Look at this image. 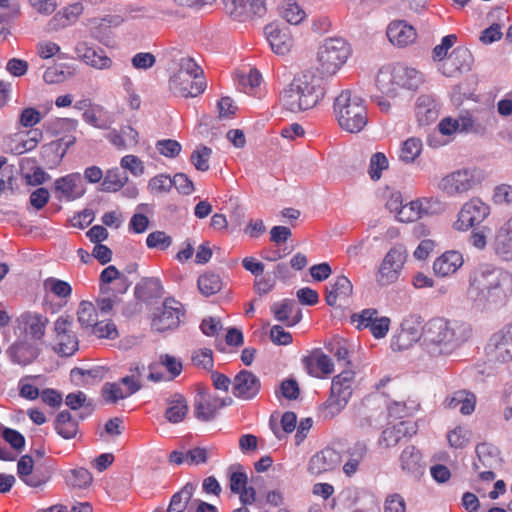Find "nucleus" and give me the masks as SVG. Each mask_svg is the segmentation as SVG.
<instances>
[{
  "mask_svg": "<svg viewBox=\"0 0 512 512\" xmlns=\"http://www.w3.org/2000/svg\"><path fill=\"white\" fill-rule=\"evenodd\" d=\"M467 298L480 312L505 307L512 298V273L489 263H482L469 274Z\"/></svg>",
  "mask_w": 512,
  "mask_h": 512,
  "instance_id": "obj_1",
  "label": "nucleus"
},
{
  "mask_svg": "<svg viewBox=\"0 0 512 512\" xmlns=\"http://www.w3.org/2000/svg\"><path fill=\"white\" fill-rule=\"evenodd\" d=\"M472 335L469 323L435 317L424 324V349L433 357L449 356Z\"/></svg>",
  "mask_w": 512,
  "mask_h": 512,
  "instance_id": "obj_2",
  "label": "nucleus"
},
{
  "mask_svg": "<svg viewBox=\"0 0 512 512\" xmlns=\"http://www.w3.org/2000/svg\"><path fill=\"white\" fill-rule=\"evenodd\" d=\"M325 95L323 78L312 70L297 74L280 94L282 106L293 113L313 108Z\"/></svg>",
  "mask_w": 512,
  "mask_h": 512,
  "instance_id": "obj_3",
  "label": "nucleus"
},
{
  "mask_svg": "<svg viewBox=\"0 0 512 512\" xmlns=\"http://www.w3.org/2000/svg\"><path fill=\"white\" fill-rule=\"evenodd\" d=\"M334 112L340 127L350 133L362 131L368 123L365 102L352 90H344L335 98Z\"/></svg>",
  "mask_w": 512,
  "mask_h": 512,
  "instance_id": "obj_4",
  "label": "nucleus"
},
{
  "mask_svg": "<svg viewBox=\"0 0 512 512\" xmlns=\"http://www.w3.org/2000/svg\"><path fill=\"white\" fill-rule=\"evenodd\" d=\"M354 380L352 370H344L332 379L330 396L322 406L325 419L334 418L346 407L353 393Z\"/></svg>",
  "mask_w": 512,
  "mask_h": 512,
  "instance_id": "obj_5",
  "label": "nucleus"
},
{
  "mask_svg": "<svg viewBox=\"0 0 512 512\" xmlns=\"http://www.w3.org/2000/svg\"><path fill=\"white\" fill-rule=\"evenodd\" d=\"M350 46L341 37H331L323 41L318 48L319 70L325 75H334L347 61Z\"/></svg>",
  "mask_w": 512,
  "mask_h": 512,
  "instance_id": "obj_6",
  "label": "nucleus"
},
{
  "mask_svg": "<svg viewBox=\"0 0 512 512\" xmlns=\"http://www.w3.org/2000/svg\"><path fill=\"white\" fill-rule=\"evenodd\" d=\"M483 179L482 170L463 168L443 177L439 183V188L448 196L461 195L475 188Z\"/></svg>",
  "mask_w": 512,
  "mask_h": 512,
  "instance_id": "obj_7",
  "label": "nucleus"
},
{
  "mask_svg": "<svg viewBox=\"0 0 512 512\" xmlns=\"http://www.w3.org/2000/svg\"><path fill=\"white\" fill-rule=\"evenodd\" d=\"M490 215V206L480 198L473 197L463 204L453 227L458 231H467L480 225Z\"/></svg>",
  "mask_w": 512,
  "mask_h": 512,
  "instance_id": "obj_8",
  "label": "nucleus"
},
{
  "mask_svg": "<svg viewBox=\"0 0 512 512\" xmlns=\"http://www.w3.org/2000/svg\"><path fill=\"white\" fill-rule=\"evenodd\" d=\"M73 320L69 316H60L54 322V351L60 356H72L79 348L76 334L72 330Z\"/></svg>",
  "mask_w": 512,
  "mask_h": 512,
  "instance_id": "obj_9",
  "label": "nucleus"
},
{
  "mask_svg": "<svg viewBox=\"0 0 512 512\" xmlns=\"http://www.w3.org/2000/svg\"><path fill=\"white\" fill-rule=\"evenodd\" d=\"M400 328V332L393 338L391 343L394 349H407L413 343L420 340L424 346V325L420 315H407L401 322Z\"/></svg>",
  "mask_w": 512,
  "mask_h": 512,
  "instance_id": "obj_10",
  "label": "nucleus"
},
{
  "mask_svg": "<svg viewBox=\"0 0 512 512\" xmlns=\"http://www.w3.org/2000/svg\"><path fill=\"white\" fill-rule=\"evenodd\" d=\"M183 315L182 304L173 298H167L161 307L156 309L151 323L152 328L158 332L175 329L179 326L180 317Z\"/></svg>",
  "mask_w": 512,
  "mask_h": 512,
  "instance_id": "obj_11",
  "label": "nucleus"
},
{
  "mask_svg": "<svg viewBox=\"0 0 512 512\" xmlns=\"http://www.w3.org/2000/svg\"><path fill=\"white\" fill-rule=\"evenodd\" d=\"M406 257V249L402 245H396L388 251L379 268L378 282L380 285L385 286L398 279Z\"/></svg>",
  "mask_w": 512,
  "mask_h": 512,
  "instance_id": "obj_12",
  "label": "nucleus"
},
{
  "mask_svg": "<svg viewBox=\"0 0 512 512\" xmlns=\"http://www.w3.org/2000/svg\"><path fill=\"white\" fill-rule=\"evenodd\" d=\"M224 8L230 17L239 22L263 17L267 11L264 0H224Z\"/></svg>",
  "mask_w": 512,
  "mask_h": 512,
  "instance_id": "obj_13",
  "label": "nucleus"
},
{
  "mask_svg": "<svg viewBox=\"0 0 512 512\" xmlns=\"http://www.w3.org/2000/svg\"><path fill=\"white\" fill-rule=\"evenodd\" d=\"M75 53L85 64L97 70H107L112 67L113 61L106 52L100 47L89 45L86 41L76 44Z\"/></svg>",
  "mask_w": 512,
  "mask_h": 512,
  "instance_id": "obj_14",
  "label": "nucleus"
},
{
  "mask_svg": "<svg viewBox=\"0 0 512 512\" xmlns=\"http://www.w3.org/2000/svg\"><path fill=\"white\" fill-rule=\"evenodd\" d=\"M264 34L272 51L276 54L285 55L293 46V39L286 25L269 23L264 28Z\"/></svg>",
  "mask_w": 512,
  "mask_h": 512,
  "instance_id": "obj_15",
  "label": "nucleus"
},
{
  "mask_svg": "<svg viewBox=\"0 0 512 512\" xmlns=\"http://www.w3.org/2000/svg\"><path fill=\"white\" fill-rule=\"evenodd\" d=\"M205 88L204 78L194 79V76L173 74L169 79V89L177 96L196 97L203 93Z\"/></svg>",
  "mask_w": 512,
  "mask_h": 512,
  "instance_id": "obj_16",
  "label": "nucleus"
},
{
  "mask_svg": "<svg viewBox=\"0 0 512 512\" xmlns=\"http://www.w3.org/2000/svg\"><path fill=\"white\" fill-rule=\"evenodd\" d=\"M489 361L508 363L512 362V341L509 340L503 329L494 333L486 346Z\"/></svg>",
  "mask_w": 512,
  "mask_h": 512,
  "instance_id": "obj_17",
  "label": "nucleus"
},
{
  "mask_svg": "<svg viewBox=\"0 0 512 512\" xmlns=\"http://www.w3.org/2000/svg\"><path fill=\"white\" fill-rule=\"evenodd\" d=\"M82 177L79 173H71L55 180L53 192L58 200L73 201L84 194Z\"/></svg>",
  "mask_w": 512,
  "mask_h": 512,
  "instance_id": "obj_18",
  "label": "nucleus"
},
{
  "mask_svg": "<svg viewBox=\"0 0 512 512\" xmlns=\"http://www.w3.org/2000/svg\"><path fill=\"white\" fill-rule=\"evenodd\" d=\"M261 389L260 379L251 371L241 370L233 380L232 393L243 400H251Z\"/></svg>",
  "mask_w": 512,
  "mask_h": 512,
  "instance_id": "obj_19",
  "label": "nucleus"
},
{
  "mask_svg": "<svg viewBox=\"0 0 512 512\" xmlns=\"http://www.w3.org/2000/svg\"><path fill=\"white\" fill-rule=\"evenodd\" d=\"M491 248L500 260L512 261V217L496 230Z\"/></svg>",
  "mask_w": 512,
  "mask_h": 512,
  "instance_id": "obj_20",
  "label": "nucleus"
},
{
  "mask_svg": "<svg viewBox=\"0 0 512 512\" xmlns=\"http://www.w3.org/2000/svg\"><path fill=\"white\" fill-rule=\"evenodd\" d=\"M340 463V454L336 450L327 447L311 457L308 464V471L311 474L320 475L334 470Z\"/></svg>",
  "mask_w": 512,
  "mask_h": 512,
  "instance_id": "obj_21",
  "label": "nucleus"
},
{
  "mask_svg": "<svg viewBox=\"0 0 512 512\" xmlns=\"http://www.w3.org/2000/svg\"><path fill=\"white\" fill-rule=\"evenodd\" d=\"M307 373L313 377L331 374L334 371L332 359L320 349L313 350L308 356L302 359Z\"/></svg>",
  "mask_w": 512,
  "mask_h": 512,
  "instance_id": "obj_22",
  "label": "nucleus"
},
{
  "mask_svg": "<svg viewBox=\"0 0 512 512\" xmlns=\"http://www.w3.org/2000/svg\"><path fill=\"white\" fill-rule=\"evenodd\" d=\"M13 363L26 366L31 364L40 354V349L26 340L13 343L6 351Z\"/></svg>",
  "mask_w": 512,
  "mask_h": 512,
  "instance_id": "obj_23",
  "label": "nucleus"
},
{
  "mask_svg": "<svg viewBox=\"0 0 512 512\" xmlns=\"http://www.w3.org/2000/svg\"><path fill=\"white\" fill-rule=\"evenodd\" d=\"M20 322L23 325L24 332L34 341L43 340L46 327L49 323V320L45 315L37 312H24L20 316Z\"/></svg>",
  "mask_w": 512,
  "mask_h": 512,
  "instance_id": "obj_24",
  "label": "nucleus"
},
{
  "mask_svg": "<svg viewBox=\"0 0 512 512\" xmlns=\"http://www.w3.org/2000/svg\"><path fill=\"white\" fill-rule=\"evenodd\" d=\"M401 469L409 476L417 479L423 475L425 465L422 455L415 446L406 447L400 455Z\"/></svg>",
  "mask_w": 512,
  "mask_h": 512,
  "instance_id": "obj_25",
  "label": "nucleus"
},
{
  "mask_svg": "<svg viewBox=\"0 0 512 512\" xmlns=\"http://www.w3.org/2000/svg\"><path fill=\"white\" fill-rule=\"evenodd\" d=\"M432 203H434L432 199L424 198L423 200H415L402 205L398 211V221L404 223L413 222L424 214L433 213Z\"/></svg>",
  "mask_w": 512,
  "mask_h": 512,
  "instance_id": "obj_26",
  "label": "nucleus"
},
{
  "mask_svg": "<svg viewBox=\"0 0 512 512\" xmlns=\"http://www.w3.org/2000/svg\"><path fill=\"white\" fill-rule=\"evenodd\" d=\"M463 265L462 254L458 251H447L439 256L433 263L435 275L446 277L454 274Z\"/></svg>",
  "mask_w": 512,
  "mask_h": 512,
  "instance_id": "obj_27",
  "label": "nucleus"
},
{
  "mask_svg": "<svg viewBox=\"0 0 512 512\" xmlns=\"http://www.w3.org/2000/svg\"><path fill=\"white\" fill-rule=\"evenodd\" d=\"M387 37L390 42L399 47L407 46L416 39V31L404 21H395L389 24L387 28Z\"/></svg>",
  "mask_w": 512,
  "mask_h": 512,
  "instance_id": "obj_28",
  "label": "nucleus"
},
{
  "mask_svg": "<svg viewBox=\"0 0 512 512\" xmlns=\"http://www.w3.org/2000/svg\"><path fill=\"white\" fill-rule=\"evenodd\" d=\"M167 408L164 413L165 419L172 424L182 422L188 414V402L179 393H174L166 399Z\"/></svg>",
  "mask_w": 512,
  "mask_h": 512,
  "instance_id": "obj_29",
  "label": "nucleus"
},
{
  "mask_svg": "<svg viewBox=\"0 0 512 512\" xmlns=\"http://www.w3.org/2000/svg\"><path fill=\"white\" fill-rule=\"evenodd\" d=\"M353 285L351 281L344 275L336 277L333 282H330L326 287L325 300L327 305L335 306L337 299H348L352 294Z\"/></svg>",
  "mask_w": 512,
  "mask_h": 512,
  "instance_id": "obj_30",
  "label": "nucleus"
},
{
  "mask_svg": "<svg viewBox=\"0 0 512 512\" xmlns=\"http://www.w3.org/2000/svg\"><path fill=\"white\" fill-rule=\"evenodd\" d=\"M83 9V5L80 2L64 7L50 19L48 23L50 29L59 30L76 22Z\"/></svg>",
  "mask_w": 512,
  "mask_h": 512,
  "instance_id": "obj_31",
  "label": "nucleus"
},
{
  "mask_svg": "<svg viewBox=\"0 0 512 512\" xmlns=\"http://www.w3.org/2000/svg\"><path fill=\"white\" fill-rule=\"evenodd\" d=\"M417 432V425L411 421H402L382 432L381 440L387 447L395 446L403 437L412 436Z\"/></svg>",
  "mask_w": 512,
  "mask_h": 512,
  "instance_id": "obj_32",
  "label": "nucleus"
},
{
  "mask_svg": "<svg viewBox=\"0 0 512 512\" xmlns=\"http://www.w3.org/2000/svg\"><path fill=\"white\" fill-rule=\"evenodd\" d=\"M416 116L421 124H429L438 117V104L432 95H420L415 106Z\"/></svg>",
  "mask_w": 512,
  "mask_h": 512,
  "instance_id": "obj_33",
  "label": "nucleus"
},
{
  "mask_svg": "<svg viewBox=\"0 0 512 512\" xmlns=\"http://www.w3.org/2000/svg\"><path fill=\"white\" fill-rule=\"evenodd\" d=\"M217 412L215 395L198 394L194 402V414L198 420L203 422L212 421L215 419Z\"/></svg>",
  "mask_w": 512,
  "mask_h": 512,
  "instance_id": "obj_34",
  "label": "nucleus"
},
{
  "mask_svg": "<svg viewBox=\"0 0 512 512\" xmlns=\"http://www.w3.org/2000/svg\"><path fill=\"white\" fill-rule=\"evenodd\" d=\"M105 376V369L96 366L91 369L75 367L70 371L71 381L76 386H91L99 383Z\"/></svg>",
  "mask_w": 512,
  "mask_h": 512,
  "instance_id": "obj_35",
  "label": "nucleus"
},
{
  "mask_svg": "<svg viewBox=\"0 0 512 512\" xmlns=\"http://www.w3.org/2000/svg\"><path fill=\"white\" fill-rule=\"evenodd\" d=\"M478 461L473 463L475 470L483 468L494 469L500 461L499 450L489 443H480L476 446Z\"/></svg>",
  "mask_w": 512,
  "mask_h": 512,
  "instance_id": "obj_36",
  "label": "nucleus"
},
{
  "mask_svg": "<svg viewBox=\"0 0 512 512\" xmlns=\"http://www.w3.org/2000/svg\"><path fill=\"white\" fill-rule=\"evenodd\" d=\"M163 288L158 278L150 277L143 278L138 282L134 289L135 297L143 302H148L152 299L162 296Z\"/></svg>",
  "mask_w": 512,
  "mask_h": 512,
  "instance_id": "obj_37",
  "label": "nucleus"
},
{
  "mask_svg": "<svg viewBox=\"0 0 512 512\" xmlns=\"http://www.w3.org/2000/svg\"><path fill=\"white\" fill-rule=\"evenodd\" d=\"M392 70L399 89L415 90L422 83V75L414 68L398 65Z\"/></svg>",
  "mask_w": 512,
  "mask_h": 512,
  "instance_id": "obj_38",
  "label": "nucleus"
},
{
  "mask_svg": "<svg viewBox=\"0 0 512 512\" xmlns=\"http://www.w3.org/2000/svg\"><path fill=\"white\" fill-rule=\"evenodd\" d=\"M139 134L131 126H122L119 130H112L107 139L118 149L124 150L138 144Z\"/></svg>",
  "mask_w": 512,
  "mask_h": 512,
  "instance_id": "obj_39",
  "label": "nucleus"
},
{
  "mask_svg": "<svg viewBox=\"0 0 512 512\" xmlns=\"http://www.w3.org/2000/svg\"><path fill=\"white\" fill-rule=\"evenodd\" d=\"M54 429L59 436L68 440L77 435L79 425L78 421L73 419L71 413L64 410L57 414L54 420Z\"/></svg>",
  "mask_w": 512,
  "mask_h": 512,
  "instance_id": "obj_40",
  "label": "nucleus"
},
{
  "mask_svg": "<svg viewBox=\"0 0 512 512\" xmlns=\"http://www.w3.org/2000/svg\"><path fill=\"white\" fill-rule=\"evenodd\" d=\"M378 90L387 97L394 98L398 95L399 85H396L392 68H382L376 77Z\"/></svg>",
  "mask_w": 512,
  "mask_h": 512,
  "instance_id": "obj_41",
  "label": "nucleus"
},
{
  "mask_svg": "<svg viewBox=\"0 0 512 512\" xmlns=\"http://www.w3.org/2000/svg\"><path fill=\"white\" fill-rule=\"evenodd\" d=\"M195 490V484H185L180 491L176 492L171 497L167 512H185L189 502L192 500Z\"/></svg>",
  "mask_w": 512,
  "mask_h": 512,
  "instance_id": "obj_42",
  "label": "nucleus"
},
{
  "mask_svg": "<svg viewBox=\"0 0 512 512\" xmlns=\"http://www.w3.org/2000/svg\"><path fill=\"white\" fill-rule=\"evenodd\" d=\"M349 459L343 465V471L351 477L358 470L360 462L364 459L367 453V446L364 442H357L347 451Z\"/></svg>",
  "mask_w": 512,
  "mask_h": 512,
  "instance_id": "obj_43",
  "label": "nucleus"
},
{
  "mask_svg": "<svg viewBox=\"0 0 512 512\" xmlns=\"http://www.w3.org/2000/svg\"><path fill=\"white\" fill-rule=\"evenodd\" d=\"M128 181V175L126 171L116 167L109 169L104 176L102 182V191L104 192H116L120 190Z\"/></svg>",
  "mask_w": 512,
  "mask_h": 512,
  "instance_id": "obj_44",
  "label": "nucleus"
},
{
  "mask_svg": "<svg viewBox=\"0 0 512 512\" xmlns=\"http://www.w3.org/2000/svg\"><path fill=\"white\" fill-rule=\"evenodd\" d=\"M197 285L200 293L205 297H209L222 289L223 282L218 274L207 272L198 278Z\"/></svg>",
  "mask_w": 512,
  "mask_h": 512,
  "instance_id": "obj_45",
  "label": "nucleus"
},
{
  "mask_svg": "<svg viewBox=\"0 0 512 512\" xmlns=\"http://www.w3.org/2000/svg\"><path fill=\"white\" fill-rule=\"evenodd\" d=\"M65 479L68 486L77 489H85L90 486L93 481L92 474L86 468L70 470Z\"/></svg>",
  "mask_w": 512,
  "mask_h": 512,
  "instance_id": "obj_46",
  "label": "nucleus"
},
{
  "mask_svg": "<svg viewBox=\"0 0 512 512\" xmlns=\"http://www.w3.org/2000/svg\"><path fill=\"white\" fill-rule=\"evenodd\" d=\"M74 75L69 66L64 64L48 67L44 72L43 79L48 84L62 83Z\"/></svg>",
  "mask_w": 512,
  "mask_h": 512,
  "instance_id": "obj_47",
  "label": "nucleus"
},
{
  "mask_svg": "<svg viewBox=\"0 0 512 512\" xmlns=\"http://www.w3.org/2000/svg\"><path fill=\"white\" fill-rule=\"evenodd\" d=\"M422 151V142L419 138L411 137L403 142L399 158L405 163H412Z\"/></svg>",
  "mask_w": 512,
  "mask_h": 512,
  "instance_id": "obj_48",
  "label": "nucleus"
},
{
  "mask_svg": "<svg viewBox=\"0 0 512 512\" xmlns=\"http://www.w3.org/2000/svg\"><path fill=\"white\" fill-rule=\"evenodd\" d=\"M127 393L128 392L125 390V388L121 387L119 382H106L101 390L103 399L110 404H115L119 400L131 396Z\"/></svg>",
  "mask_w": 512,
  "mask_h": 512,
  "instance_id": "obj_49",
  "label": "nucleus"
},
{
  "mask_svg": "<svg viewBox=\"0 0 512 512\" xmlns=\"http://www.w3.org/2000/svg\"><path fill=\"white\" fill-rule=\"evenodd\" d=\"M296 309V302L294 300L285 299L282 302L274 303L271 306V311L276 320L280 322L286 323L288 326V321H291V315L294 313Z\"/></svg>",
  "mask_w": 512,
  "mask_h": 512,
  "instance_id": "obj_50",
  "label": "nucleus"
},
{
  "mask_svg": "<svg viewBox=\"0 0 512 512\" xmlns=\"http://www.w3.org/2000/svg\"><path fill=\"white\" fill-rule=\"evenodd\" d=\"M229 486L231 492L238 494L246 487L247 475L240 464L229 467Z\"/></svg>",
  "mask_w": 512,
  "mask_h": 512,
  "instance_id": "obj_51",
  "label": "nucleus"
},
{
  "mask_svg": "<svg viewBox=\"0 0 512 512\" xmlns=\"http://www.w3.org/2000/svg\"><path fill=\"white\" fill-rule=\"evenodd\" d=\"M78 321L83 327H94L97 323V311L89 301H82L78 309Z\"/></svg>",
  "mask_w": 512,
  "mask_h": 512,
  "instance_id": "obj_52",
  "label": "nucleus"
},
{
  "mask_svg": "<svg viewBox=\"0 0 512 512\" xmlns=\"http://www.w3.org/2000/svg\"><path fill=\"white\" fill-rule=\"evenodd\" d=\"M212 150L207 146L197 147L190 156V161L193 166L201 172H206L209 170V159L211 157Z\"/></svg>",
  "mask_w": 512,
  "mask_h": 512,
  "instance_id": "obj_53",
  "label": "nucleus"
},
{
  "mask_svg": "<svg viewBox=\"0 0 512 512\" xmlns=\"http://www.w3.org/2000/svg\"><path fill=\"white\" fill-rule=\"evenodd\" d=\"M449 56L460 72L470 70L473 58L471 52L467 48L457 47Z\"/></svg>",
  "mask_w": 512,
  "mask_h": 512,
  "instance_id": "obj_54",
  "label": "nucleus"
},
{
  "mask_svg": "<svg viewBox=\"0 0 512 512\" xmlns=\"http://www.w3.org/2000/svg\"><path fill=\"white\" fill-rule=\"evenodd\" d=\"M378 318V311L374 308H367L360 313H354L351 316L352 323L356 324L358 330L370 328Z\"/></svg>",
  "mask_w": 512,
  "mask_h": 512,
  "instance_id": "obj_55",
  "label": "nucleus"
},
{
  "mask_svg": "<svg viewBox=\"0 0 512 512\" xmlns=\"http://www.w3.org/2000/svg\"><path fill=\"white\" fill-rule=\"evenodd\" d=\"M239 87L245 93H250L261 82V74L257 69H250L249 73L238 75Z\"/></svg>",
  "mask_w": 512,
  "mask_h": 512,
  "instance_id": "obj_56",
  "label": "nucleus"
},
{
  "mask_svg": "<svg viewBox=\"0 0 512 512\" xmlns=\"http://www.w3.org/2000/svg\"><path fill=\"white\" fill-rule=\"evenodd\" d=\"M470 434L468 429L458 426L448 433V442L451 447L463 448L469 443Z\"/></svg>",
  "mask_w": 512,
  "mask_h": 512,
  "instance_id": "obj_57",
  "label": "nucleus"
},
{
  "mask_svg": "<svg viewBox=\"0 0 512 512\" xmlns=\"http://www.w3.org/2000/svg\"><path fill=\"white\" fill-rule=\"evenodd\" d=\"M283 18L292 25L300 24L305 18V12L295 2H288L282 12Z\"/></svg>",
  "mask_w": 512,
  "mask_h": 512,
  "instance_id": "obj_58",
  "label": "nucleus"
},
{
  "mask_svg": "<svg viewBox=\"0 0 512 512\" xmlns=\"http://www.w3.org/2000/svg\"><path fill=\"white\" fill-rule=\"evenodd\" d=\"M175 74L194 76V79L203 78L202 68L191 57H184L180 59L179 69Z\"/></svg>",
  "mask_w": 512,
  "mask_h": 512,
  "instance_id": "obj_59",
  "label": "nucleus"
},
{
  "mask_svg": "<svg viewBox=\"0 0 512 512\" xmlns=\"http://www.w3.org/2000/svg\"><path fill=\"white\" fill-rule=\"evenodd\" d=\"M388 168V160L383 153L377 152L370 159L369 175L372 180H378L381 172Z\"/></svg>",
  "mask_w": 512,
  "mask_h": 512,
  "instance_id": "obj_60",
  "label": "nucleus"
},
{
  "mask_svg": "<svg viewBox=\"0 0 512 512\" xmlns=\"http://www.w3.org/2000/svg\"><path fill=\"white\" fill-rule=\"evenodd\" d=\"M157 151L168 158H175L181 152V144L173 139H163L156 142Z\"/></svg>",
  "mask_w": 512,
  "mask_h": 512,
  "instance_id": "obj_61",
  "label": "nucleus"
},
{
  "mask_svg": "<svg viewBox=\"0 0 512 512\" xmlns=\"http://www.w3.org/2000/svg\"><path fill=\"white\" fill-rule=\"evenodd\" d=\"M45 288L60 298H67L72 293V288L68 282L56 278H48L45 281Z\"/></svg>",
  "mask_w": 512,
  "mask_h": 512,
  "instance_id": "obj_62",
  "label": "nucleus"
},
{
  "mask_svg": "<svg viewBox=\"0 0 512 512\" xmlns=\"http://www.w3.org/2000/svg\"><path fill=\"white\" fill-rule=\"evenodd\" d=\"M171 183L182 195H191L195 190L193 181L185 173H176L171 178Z\"/></svg>",
  "mask_w": 512,
  "mask_h": 512,
  "instance_id": "obj_63",
  "label": "nucleus"
},
{
  "mask_svg": "<svg viewBox=\"0 0 512 512\" xmlns=\"http://www.w3.org/2000/svg\"><path fill=\"white\" fill-rule=\"evenodd\" d=\"M146 244L149 248L166 250L172 244V238L164 231H154L147 236Z\"/></svg>",
  "mask_w": 512,
  "mask_h": 512,
  "instance_id": "obj_64",
  "label": "nucleus"
}]
</instances>
